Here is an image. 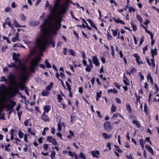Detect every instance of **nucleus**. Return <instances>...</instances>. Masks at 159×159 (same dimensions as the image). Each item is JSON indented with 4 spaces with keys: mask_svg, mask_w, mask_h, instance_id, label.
<instances>
[{
    "mask_svg": "<svg viewBox=\"0 0 159 159\" xmlns=\"http://www.w3.org/2000/svg\"><path fill=\"white\" fill-rule=\"evenodd\" d=\"M8 80H16V75L13 74H10L8 75Z\"/></svg>",
    "mask_w": 159,
    "mask_h": 159,
    "instance_id": "nucleus-14",
    "label": "nucleus"
},
{
    "mask_svg": "<svg viewBox=\"0 0 159 159\" xmlns=\"http://www.w3.org/2000/svg\"><path fill=\"white\" fill-rule=\"evenodd\" d=\"M44 112L45 113L46 112L48 113L50 110V106H45L43 108Z\"/></svg>",
    "mask_w": 159,
    "mask_h": 159,
    "instance_id": "nucleus-19",
    "label": "nucleus"
},
{
    "mask_svg": "<svg viewBox=\"0 0 159 159\" xmlns=\"http://www.w3.org/2000/svg\"><path fill=\"white\" fill-rule=\"evenodd\" d=\"M53 84V82H51L49 85L46 87L45 90L48 91H50L52 87Z\"/></svg>",
    "mask_w": 159,
    "mask_h": 159,
    "instance_id": "nucleus-13",
    "label": "nucleus"
},
{
    "mask_svg": "<svg viewBox=\"0 0 159 159\" xmlns=\"http://www.w3.org/2000/svg\"><path fill=\"white\" fill-rule=\"evenodd\" d=\"M58 99L59 102H61L62 100V98L61 97L60 94L57 95Z\"/></svg>",
    "mask_w": 159,
    "mask_h": 159,
    "instance_id": "nucleus-48",
    "label": "nucleus"
},
{
    "mask_svg": "<svg viewBox=\"0 0 159 159\" xmlns=\"http://www.w3.org/2000/svg\"><path fill=\"white\" fill-rule=\"evenodd\" d=\"M60 76L61 79H64L65 78L64 75L62 72L60 73Z\"/></svg>",
    "mask_w": 159,
    "mask_h": 159,
    "instance_id": "nucleus-59",
    "label": "nucleus"
},
{
    "mask_svg": "<svg viewBox=\"0 0 159 159\" xmlns=\"http://www.w3.org/2000/svg\"><path fill=\"white\" fill-rule=\"evenodd\" d=\"M80 158L83 159H85L86 157L84 156V154L82 152H80Z\"/></svg>",
    "mask_w": 159,
    "mask_h": 159,
    "instance_id": "nucleus-36",
    "label": "nucleus"
},
{
    "mask_svg": "<svg viewBox=\"0 0 159 159\" xmlns=\"http://www.w3.org/2000/svg\"><path fill=\"white\" fill-rule=\"evenodd\" d=\"M11 11V8L9 7H7L5 9V11L6 12H9Z\"/></svg>",
    "mask_w": 159,
    "mask_h": 159,
    "instance_id": "nucleus-43",
    "label": "nucleus"
},
{
    "mask_svg": "<svg viewBox=\"0 0 159 159\" xmlns=\"http://www.w3.org/2000/svg\"><path fill=\"white\" fill-rule=\"evenodd\" d=\"M131 25L132 28L133 29V30L134 31H136L137 30V27L135 25H134L133 24V22H131Z\"/></svg>",
    "mask_w": 159,
    "mask_h": 159,
    "instance_id": "nucleus-37",
    "label": "nucleus"
},
{
    "mask_svg": "<svg viewBox=\"0 0 159 159\" xmlns=\"http://www.w3.org/2000/svg\"><path fill=\"white\" fill-rule=\"evenodd\" d=\"M144 141L143 140V139H141L140 140V145H141L142 148L143 149L144 148Z\"/></svg>",
    "mask_w": 159,
    "mask_h": 159,
    "instance_id": "nucleus-32",
    "label": "nucleus"
},
{
    "mask_svg": "<svg viewBox=\"0 0 159 159\" xmlns=\"http://www.w3.org/2000/svg\"><path fill=\"white\" fill-rule=\"evenodd\" d=\"M115 100L119 104L121 103V101L120 99L118 98H116L115 99Z\"/></svg>",
    "mask_w": 159,
    "mask_h": 159,
    "instance_id": "nucleus-50",
    "label": "nucleus"
},
{
    "mask_svg": "<svg viewBox=\"0 0 159 159\" xmlns=\"http://www.w3.org/2000/svg\"><path fill=\"white\" fill-rule=\"evenodd\" d=\"M49 6L50 7L49 9H51L52 7L51 6H50L49 4H47L46 3L45 7V9H47L48 8V7Z\"/></svg>",
    "mask_w": 159,
    "mask_h": 159,
    "instance_id": "nucleus-57",
    "label": "nucleus"
},
{
    "mask_svg": "<svg viewBox=\"0 0 159 159\" xmlns=\"http://www.w3.org/2000/svg\"><path fill=\"white\" fill-rule=\"evenodd\" d=\"M19 33H16V36L12 38L11 39L12 41L14 42L18 40L19 38Z\"/></svg>",
    "mask_w": 159,
    "mask_h": 159,
    "instance_id": "nucleus-17",
    "label": "nucleus"
},
{
    "mask_svg": "<svg viewBox=\"0 0 159 159\" xmlns=\"http://www.w3.org/2000/svg\"><path fill=\"white\" fill-rule=\"evenodd\" d=\"M55 152L54 151H52L50 154V157L52 159H55L54 158L55 155Z\"/></svg>",
    "mask_w": 159,
    "mask_h": 159,
    "instance_id": "nucleus-28",
    "label": "nucleus"
},
{
    "mask_svg": "<svg viewBox=\"0 0 159 159\" xmlns=\"http://www.w3.org/2000/svg\"><path fill=\"white\" fill-rule=\"evenodd\" d=\"M104 127L107 131L109 132L112 129L110 125V124L109 122H106L104 125Z\"/></svg>",
    "mask_w": 159,
    "mask_h": 159,
    "instance_id": "nucleus-5",
    "label": "nucleus"
},
{
    "mask_svg": "<svg viewBox=\"0 0 159 159\" xmlns=\"http://www.w3.org/2000/svg\"><path fill=\"white\" fill-rule=\"evenodd\" d=\"M19 57V54L14 53L13 55V58L16 61H19V66L20 68V72L22 77L25 78L29 77L30 75V72L34 73L35 72L34 69L39 65L41 59L40 56L35 57L34 59L31 60L30 66L29 67V70L26 69L25 65L22 63L20 60L18 58Z\"/></svg>",
    "mask_w": 159,
    "mask_h": 159,
    "instance_id": "nucleus-2",
    "label": "nucleus"
},
{
    "mask_svg": "<svg viewBox=\"0 0 159 159\" xmlns=\"http://www.w3.org/2000/svg\"><path fill=\"white\" fill-rule=\"evenodd\" d=\"M113 20L115 21V22L117 23H120L122 24L123 25L125 24V23L122 20H120L118 18V19H116L115 18H113Z\"/></svg>",
    "mask_w": 159,
    "mask_h": 159,
    "instance_id": "nucleus-18",
    "label": "nucleus"
},
{
    "mask_svg": "<svg viewBox=\"0 0 159 159\" xmlns=\"http://www.w3.org/2000/svg\"><path fill=\"white\" fill-rule=\"evenodd\" d=\"M19 137L20 138H22L23 137V133L21 131H19L18 134Z\"/></svg>",
    "mask_w": 159,
    "mask_h": 159,
    "instance_id": "nucleus-39",
    "label": "nucleus"
},
{
    "mask_svg": "<svg viewBox=\"0 0 159 159\" xmlns=\"http://www.w3.org/2000/svg\"><path fill=\"white\" fill-rule=\"evenodd\" d=\"M108 93L109 94H110V93H117V91L115 88L113 89H111L110 90H108Z\"/></svg>",
    "mask_w": 159,
    "mask_h": 159,
    "instance_id": "nucleus-20",
    "label": "nucleus"
},
{
    "mask_svg": "<svg viewBox=\"0 0 159 159\" xmlns=\"http://www.w3.org/2000/svg\"><path fill=\"white\" fill-rule=\"evenodd\" d=\"M57 129L58 131H60L61 130V127L60 123V121H59V123L57 124Z\"/></svg>",
    "mask_w": 159,
    "mask_h": 159,
    "instance_id": "nucleus-34",
    "label": "nucleus"
},
{
    "mask_svg": "<svg viewBox=\"0 0 159 159\" xmlns=\"http://www.w3.org/2000/svg\"><path fill=\"white\" fill-rule=\"evenodd\" d=\"M102 135L106 139H110L112 137V135L111 134L108 135L107 133H103L102 134Z\"/></svg>",
    "mask_w": 159,
    "mask_h": 159,
    "instance_id": "nucleus-9",
    "label": "nucleus"
},
{
    "mask_svg": "<svg viewBox=\"0 0 159 159\" xmlns=\"http://www.w3.org/2000/svg\"><path fill=\"white\" fill-rule=\"evenodd\" d=\"M14 24H15V26L17 27H21L22 25L19 24V23L14 19V21L13 22Z\"/></svg>",
    "mask_w": 159,
    "mask_h": 159,
    "instance_id": "nucleus-25",
    "label": "nucleus"
},
{
    "mask_svg": "<svg viewBox=\"0 0 159 159\" xmlns=\"http://www.w3.org/2000/svg\"><path fill=\"white\" fill-rule=\"evenodd\" d=\"M91 153L93 157H98V156H99V152L98 151L91 152Z\"/></svg>",
    "mask_w": 159,
    "mask_h": 159,
    "instance_id": "nucleus-12",
    "label": "nucleus"
},
{
    "mask_svg": "<svg viewBox=\"0 0 159 159\" xmlns=\"http://www.w3.org/2000/svg\"><path fill=\"white\" fill-rule=\"evenodd\" d=\"M91 68L89 66H88L85 68V70L88 72H90L91 71Z\"/></svg>",
    "mask_w": 159,
    "mask_h": 159,
    "instance_id": "nucleus-52",
    "label": "nucleus"
},
{
    "mask_svg": "<svg viewBox=\"0 0 159 159\" xmlns=\"http://www.w3.org/2000/svg\"><path fill=\"white\" fill-rule=\"evenodd\" d=\"M107 39L109 40H111L112 38V36L110 35L109 33L107 32Z\"/></svg>",
    "mask_w": 159,
    "mask_h": 159,
    "instance_id": "nucleus-51",
    "label": "nucleus"
},
{
    "mask_svg": "<svg viewBox=\"0 0 159 159\" xmlns=\"http://www.w3.org/2000/svg\"><path fill=\"white\" fill-rule=\"evenodd\" d=\"M151 63L150 62V66H152L153 67H155V65L154 62V58H152L151 59Z\"/></svg>",
    "mask_w": 159,
    "mask_h": 159,
    "instance_id": "nucleus-23",
    "label": "nucleus"
},
{
    "mask_svg": "<svg viewBox=\"0 0 159 159\" xmlns=\"http://www.w3.org/2000/svg\"><path fill=\"white\" fill-rule=\"evenodd\" d=\"M8 66L9 67H16L17 69L19 70V72L20 73V77L21 78L20 80H27L28 77L25 78L21 76V75L20 74V68L19 67V66H17L15 63H11V64L8 65Z\"/></svg>",
    "mask_w": 159,
    "mask_h": 159,
    "instance_id": "nucleus-4",
    "label": "nucleus"
},
{
    "mask_svg": "<svg viewBox=\"0 0 159 159\" xmlns=\"http://www.w3.org/2000/svg\"><path fill=\"white\" fill-rule=\"evenodd\" d=\"M150 153H151L152 155H154L153 150V149H152V148L150 146Z\"/></svg>",
    "mask_w": 159,
    "mask_h": 159,
    "instance_id": "nucleus-55",
    "label": "nucleus"
},
{
    "mask_svg": "<svg viewBox=\"0 0 159 159\" xmlns=\"http://www.w3.org/2000/svg\"><path fill=\"white\" fill-rule=\"evenodd\" d=\"M124 83L126 85H129V82L128 80H123Z\"/></svg>",
    "mask_w": 159,
    "mask_h": 159,
    "instance_id": "nucleus-54",
    "label": "nucleus"
},
{
    "mask_svg": "<svg viewBox=\"0 0 159 159\" xmlns=\"http://www.w3.org/2000/svg\"><path fill=\"white\" fill-rule=\"evenodd\" d=\"M151 53L152 58H154V56H156L157 54V48H155L154 49H151Z\"/></svg>",
    "mask_w": 159,
    "mask_h": 159,
    "instance_id": "nucleus-8",
    "label": "nucleus"
},
{
    "mask_svg": "<svg viewBox=\"0 0 159 159\" xmlns=\"http://www.w3.org/2000/svg\"><path fill=\"white\" fill-rule=\"evenodd\" d=\"M47 140L48 142L52 143L54 145H56L57 144V143L55 139L51 136L48 137H47Z\"/></svg>",
    "mask_w": 159,
    "mask_h": 159,
    "instance_id": "nucleus-6",
    "label": "nucleus"
},
{
    "mask_svg": "<svg viewBox=\"0 0 159 159\" xmlns=\"http://www.w3.org/2000/svg\"><path fill=\"white\" fill-rule=\"evenodd\" d=\"M43 148L44 150H47L48 148V145L47 144H45L43 145Z\"/></svg>",
    "mask_w": 159,
    "mask_h": 159,
    "instance_id": "nucleus-46",
    "label": "nucleus"
},
{
    "mask_svg": "<svg viewBox=\"0 0 159 159\" xmlns=\"http://www.w3.org/2000/svg\"><path fill=\"white\" fill-rule=\"evenodd\" d=\"M55 4H54V9H57V6L59 5V1H61V0H54Z\"/></svg>",
    "mask_w": 159,
    "mask_h": 159,
    "instance_id": "nucleus-22",
    "label": "nucleus"
},
{
    "mask_svg": "<svg viewBox=\"0 0 159 159\" xmlns=\"http://www.w3.org/2000/svg\"><path fill=\"white\" fill-rule=\"evenodd\" d=\"M88 61L89 62V65L91 67V68H92L93 66L91 60L90 59H89Z\"/></svg>",
    "mask_w": 159,
    "mask_h": 159,
    "instance_id": "nucleus-47",
    "label": "nucleus"
},
{
    "mask_svg": "<svg viewBox=\"0 0 159 159\" xmlns=\"http://www.w3.org/2000/svg\"><path fill=\"white\" fill-rule=\"evenodd\" d=\"M134 57L136 58V61L139 64H140L141 63H142V62H140L139 61L140 59V57L139 56L138 54H135L134 55Z\"/></svg>",
    "mask_w": 159,
    "mask_h": 159,
    "instance_id": "nucleus-15",
    "label": "nucleus"
},
{
    "mask_svg": "<svg viewBox=\"0 0 159 159\" xmlns=\"http://www.w3.org/2000/svg\"><path fill=\"white\" fill-rule=\"evenodd\" d=\"M96 112L98 116L100 118H102V116L100 113V112L98 111H97Z\"/></svg>",
    "mask_w": 159,
    "mask_h": 159,
    "instance_id": "nucleus-60",
    "label": "nucleus"
},
{
    "mask_svg": "<svg viewBox=\"0 0 159 159\" xmlns=\"http://www.w3.org/2000/svg\"><path fill=\"white\" fill-rule=\"evenodd\" d=\"M68 153L69 155L70 156L73 157L74 155V152L73 153L70 151H69Z\"/></svg>",
    "mask_w": 159,
    "mask_h": 159,
    "instance_id": "nucleus-61",
    "label": "nucleus"
},
{
    "mask_svg": "<svg viewBox=\"0 0 159 159\" xmlns=\"http://www.w3.org/2000/svg\"><path fill=\"white\" fill-rule=\"evenodd\" d=\"M102 93V92L101 91H100L99 93L97 92V97L98 98H100L101 97Z\"/></svg>",
    "mask_w": 159,
    "mask_h": 159,
    "instance_id": "nucleus-49",
    "label": "nucleus"
},
{
    "mask_svg": "<svg viewBox=\"0 0 159 159\" xmlns=\"http://www.w3.org/2000/svg\"><path fill=\"white\" fill-rule=\"evenodd\" d=\"M10 81L12 86H13L14 88H17L18 86H19L21 90H23L24 89H25V88L26 87L25 84L23 83H20L18 84L16 82V80H9Z\"/></svg>",
    "mask_w": 159,
    "mask_h": 159,
    "instance_id": "nucleus-3",
    "label": "nucleus"
},
{
    "mask_svg": "<svg viewBox=\"0 0 159 159\" xmlns=\"http://www.w3.org/2000/svg\"><path fill=\"white\" fill-rule=\"evenodd\" d=\"M118 30H112V34L115 37L117 35L118 33Z\"/></svg>",
    "mask_w": 159,
    "mask_h": 159,
    "instance_id": "nucleus-33",
    "label": "nucleus"
},
{
    "mask_svg": "<svg viewBox=\"0 0 159 159\" xmlns=\"http://www.w3.org/2000/svg\"><path fill=\"white\" fill-rule=\"evenodd\" d=\"M9 102L11 104L9 107V108L10 109L14 107V106L16 105V102L13 101H10Z\"/></svg>",
    "mask_w": 159,
    "mask_h": 159,
    "instance_id": "nucleus-21",
    "label": "nucleus"
},
{
    "mask_svg": "<svg viewBox=\"0 0 159 159\" xmlns=\"http://www.w3.org/2000/svg\"><path fill=\"white\" fill-rule=\"evenodd\" d=\"M91 26L94 28L96 30H98L97 28L96 27L95 25L94 24L93 22H92L90 24Z\"/></svg>",
    "mask_w": 159,
    "mask_h": 159,
    "instance_id": "nucleus-42",
    "label": "nucleus"
},
{
    "mask_svg": "<svg viewBox=\"0 0 159 159\" xmlns=\"http://www.w3.org/2000/svg\"><path fill=\"white\" fill-rule=\"evenodd\" d=\"M150 36L151 39V44L152 46H153L155 43V40L153 39V35L152 33L150 31Z\"/></svg>",
    "mask_w": 159,
    "mask_h": 159,
    "instance_id": "nucleus-11",
    "label": "nucleus"
},
{
    "mask_svg": "<svg viewBox=\"0 0 159 159\" xmlns=\"http://www.w3.org/2000/svg\"><path fill=\"white\" fill-rule=\"evenodd\" d=\"M38 142H39V143H41L43 142V140L42 138H40L38 139Z\"/></svg>",
    "mask_w": 159,
    "mask_h": 159,
    "instance_id": "nucleus-64",
    "label": "nucleus"
},
{
    "mask_svg": "<svg viewBox=\"0 0 159 159\" xmlns=\"http://www.w3.org/2000/svg\"><path fill=\"white\" fill-rule=\"evenodd\" d=\"M137 19L140 21L141 22L142 21V19L140 16L137 15Z\"/></svg>",
    "mask_w": 159,
    "mask_h": 159,
    "instance_id": "nucleus-45",
    "label": "nucleus"
},
{
    "mask_svg": "<svg viewBox=\"0 0 159 159\" xmlns=\"http://www.w3.org/2000/svg\"><path fill=\"white\" fill-rule=\"evenodd\" d=\"M20 19L23 21H25L26 19V17L25 16L24 14H21L20 15Z\"/></svg>",
    "mask_w": 159,
    "mask_h": 159,
    "instance_id": "nucleus-29",
    "label": "nucleus"
},
{
    "mask_svg": "<svg viewBox=\"0 0 159 159\" xmlns=\"http://www.w3.org/2000/svg\"><path fill=\"white\" fill-rule=\"evenodd\" d=\"M66 83L69 91L71 90V88L69 84L67 81L66 82Z\"/></svg>",
    "mask_w": 159,
    "mask_h": 159,
    "instance_id": "nucleus-40",
    "label": "nucleus"
},
{
    "mask_svg": "<svg viewBox=\"0 0 159 159\" xmlns=\"http://www.w3.org/2000/svg\"><path fill=\"white\" fill-rule=\"evenodd\" d=\"M133 124H136L139 127L140 125L139 123L137 120H134L133 121Z\"/></svg>",
    "mask_w": 159,
    "mask_h": 159,
    "instance_id": "nucleus-38",
    "label": "nucleus"
},
{
    "mask_svg": "<svg viewBox=\"0 0 159 159\" xmlns=\"http://www.w3.org/2000/svg\"><path fill=\"white\" fill-rule=\"evenodd\" d=\"M126 109L127 110H128L129 113H131L132 112V109L130 106L129 104H128L126 105Z\"/></svg>",
    "mask_w": 159,
    "mask_h": 159,
    "instance_id": "nucleus-26",
    "label": "nucleus"
},
{
    "mask_svg": "<svg viewBox=\"0 0 159 159\" xmlns=\"http://www.w3.org/2000/svg\"><path fill=\"white\" fill-rule=\"evenodd\" d=\"M111 111L113 112H115L116 110V106L113 104H112V107L111 108Z\"/></svg>",
    "mask_w": 159,
    "mask_h": 159,
    "instance_id": "nucleus-30",
    "label": "nucleus"
},
{
    "mask_svg": "<svg viewBox=\"0 0 159 159\" xmlns=\"http://www.w3.org/2000/svg\"><path fill=\"white\" fill-rule=\"evenodd\" d=\"M41 119L45 121H48L49 118L45 114V112H44L41 117Z\"/></svg>",
    "mask_w": 159,
    "mask_h": 159,
    "instance_id": "nucleus-10",
    "label": "nucleus"
},
{
    "mask_svg": "<svg viewBox=\"0 0 159 159\" xmlns=\"http://www.w3.org/2000/svg\"><path fill=\"white\" fill-rule=\"evenodd\" d=\"M154 86L155 89L156 90L155 93H156L159 91V89L157 85L156 84H155Z\"/></svg>",
    "mask_w": 159,
    "mask_h": 159,
    "instance_id": "nucleus-41",
    "label": "nucleus"
},
{
    "mask_svg": "<svg viewBox=\"0 0 159 159\" xmlns=\"http://www.w3.org/2000/svg\"><path fill=\"white\" fill-rule=\"evenodd\" d=\"M11 7L13 8H15L16 7V5L15 4V3L14 2H13L11 5Z\"/></svg>",
    "mask_w": 159,
    "mask_h": 159,
    "instance_id": "nucleus-58",
    "label": "nucleus"
},
{
    "mask_svg": "<svg viewBox=\"0 0 159 159\" xmlns=\"http://www.w3.org/2000/svg\"><path fill=\"white\" fill-rule=\"evenodd\" d=\"M60 1H59V4L57 9H54L53 6L51 11V14L48 16L47 20H45L43 24L40 25V29L43 34L37 39L36 47L30 50V55L31 56L34 55L38 51H43L46 46L50 44H52L53 47H55V43L51 35L57 34V31L61 26V19L59 18L55 13L59 11L62 14H64L70 3L69 0H66L65 3L61 4Z\"/></svg>",
    "mask_w": 159,
    "mask_h": 159,
    "instance_id": "nucleus-1",
    "label": "nucleus"
},
{
    "mask_svg": "<svg viewBox=\"0 0 159 159\" xmlns=\"http://www.w3.org/2000/svg\"><path fill=\"white\" fill-rule=\"evenodd\" d=\"M144 111L147 113V114H148V111H148V110L147 109V107L146 105V103L144 104Z\"/></svg>",
    "mask_w": 159,
    "mask_h": 159,
    "instance_id": "nucleus-44",
    "label": "nucleus"
},
{
    "mask_svg": "<svg viewBox=\"0 0 159 159\" xmlns=\"http://www.w3.org/2000/svg\"><path fill=\"white\" fill-rule=\"evenodd\" d=\"M41 94L43 96H48L49 94V92L47 91H45L44 90H43Z\"/></svg>",
    "mask_w": 159,
    "mask_h": 159,
    "instance_id": "nucleus-16",
    "label": "nucleus"
},
{
    "mask_svg": "<svg viewBox=\"0 0 159 159\" xmlns=\"http://www.w3.org/2000/svg\"><path fill=\"white\" fill-rule=\"evenodd\" d=\"M79 92L81 93H83V89L82 87H80L79 89Z\"/></svg>",
    "mask_w": 159,
    "mask_h": 159,
    "instance_id": "nucleus-62",
    "label": "nucleus"
},
{
    "mask_svg": "<svg viewBox=\"0 0 159 159\" xmlns=\"http://www.w3.org/2000/svg\"><path fill=\"white\" fill-rule=\"evenodd\" d=\"M6 101V97L5 96H3L0 99L1 102L2 103Z\"/></svg>",
    "mask_w": 159,
    "mask_h": 159,
    "instance_id": "nucleus-31",
    "label": "nucleus"
},
{
    "mask_svg": "<svg viewBox=\"0 0 159 159\" xmlns=\"http://www.w3.org/2000/svg\"><path fill=\"white\" fill-rule=\"evenodd\" d=\"M45 63L46 65V67L47 68H51V65L48 62L47 59L45 60Z\"/></svg>",
    "mask_w": 159,
    "mask_h": 159,
    "instance_id": "nucleus-24",
    "label": "nucleus"
},
{
    "mask_svg": "<svg viewBox=\"0 0 159 159\" xmlns=\"http://www.w3.org/2000/svg\"><path fill=\"white\" fill-rule=\"evenodd\" d=\"M68 53L69 55H71L73 56H75V52L72 49H69Z\"/></svg>",
    "mask_w": 159,
    "mask_h": 159,
    "instance_id": "nucleus-27",
    "label": "nucleus"
},
{
    "mask_svg": "<svg viewBox=\"0 0 159 159\" xmlns=\"http://www.w3.org/2000/svg\"><path fill=\"white\" fill-rule=\"evenodd\" d=\"M129 11L130 12H131L132 11H133L134 12L135 11V10L134 8L132 7H129Z\"/></svg>",
    "mask_w": 159,
    "mask_h": 159,
    "instance_id": "nucleus-53",
    "label": "nucleus"
},
{
    "mask_svg": "<svg viewBox=\"0 0 159 159\" xmlns=\"http://www.w3.org/2000/svg\"><path fill=\"white\" fill-rule=\"evenodd\" d=\"M6 24H7L9 27H11V28L13 27V25L11 24V22L10 20L8 21L7 22H6Z\"/></svg>",
    "mask_w": 159,
    "mask_h": 159,
    "instance_id": "nucleus-35",
    "label": "nucleus"
},
{
    "mask_svg": "<svg viewBox=\"0 0 159 159\" xmlns=\"http://www.w3.org/2000/svg\"><path fill=\"white\" fill-rule=\"evenodd\" d=\"M143 41H144V37H143L142 38H141V40L139 42L140 45H141L142 44V43H143Z\"/></svg>",
    "mask_w": 159,
    "mask_h": 159,
    "instance_id": "nucleus-63",
    "label": "nucleus"
},
{
    "mask_svg": "<svg viewBox=\"0 0 159 159\" xmlns=\"http://www.w3.org/2000/svg\"><path fill=\"white\" fill-rule=\"evenodd\" d=\"M93 61L94 64L97 66H98L99 65V63L98 62V60L97 58V56H94L93 57Z\"/></svg>",
    "mask_w": 159,
    "mask_h": 159,
    "instance_id": "nucleus-7",
    "label": "nucleus"
},
{
    "mask_svg": "<svg viewBox=\"0 0 159 159\" xmlns=\"http://www.w3.org/2000/svg\"><path fill=\"white\" fill-rule=\"evenodd\" d=\"M143 53L144 54H145V51L148 50V46H146L143 48Z\"/></svg>",
    "mask_w": 159,
    "mask_h": 159,
    "instance_id": "nucleus-56",
    "label": "nucleus"
}]
</instances>
